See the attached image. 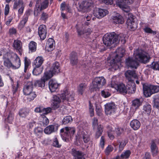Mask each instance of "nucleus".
I'll use <instances>...</instances> for the list:
<instances>
[{
  "label": "nucleus",
  "instance_id": "obj_1",
  "mask_svg": "<svg viewBox=\"0 0 159 159\" xmlns=\"http://www.w3.org/2000/svg\"><path fill=\"white\" fill-rule=\"evenodd\" d=\"M134 57L136 60L132 57H129L126 60V65L128 67L136 69L138 66L137 61L142 63H146L149 61L150 58L147 53L140 49H137L134 52Z\"/></svg>",
  "mask_w": 159,
  "mask_h": 159
},
{
  "label": "nucleus",
  "instance_id": "obj_2",
  "mask_svg": "<svg viewBox=\"0 0 159 159\" xmlns=\"http://www.w3.org/2000/svg\"><path fill=\"white\" fill-rule=\"evenodd\" d=\"M74 92L69 89H66L63 91L62 93L60 96L61 99L59 96L54 95L53 99L52 101L51 106L54 109L58 108L61 101L65 103H68L74 100Z\"/></svg>",
  "mask_w": 159,
  "mask_h": 159
},
{
  "label": "nucleus",
  "instance_id": "obj_3",
  "mask_svg": "<svg viewBox=\"0 0 159 159\" xmlns=\"http://www.w3.org/2000/svg\"><path fill=\"white\" fill-rule=\"evenodd\" d=\"M116 54L115 59H113L110 62L111 67L115 70L119 68L120 65L121 58L123 57L125 53V50L122 48H119L116 51Z\"/></svg>",
  "mask_w": 159,
  "mask_h": 159
},
{
  "label": "nucleus",
  "instance_id": "obj_4",
  "mask_svg": "<svg viewBox=\"0 0 159 159\" xmlns=\"http://www.w3.org/2000/svg\"><path fill=\"white\" fill-rule=\"evenodd\" d=\"M104 44L107 46H110L113 43L116 44L119 43L118 35L115 32L107 33L103 38Z\"/></svg>",
  "mask_w": 159,
  "mask_h": 159
},
{
  "label": "nucleus",
  "instance_id": "obj_5",
  "mask_svg": "<svg viewBox=\"0 0 159 159\" xmlns=\"http://www.w3.org/2000/svg\"><path fill=\"white\" fill-rule=\"evenodd\" d=\"M144 95L146 97H150L153 94L159 92V86L144 84L143 85Z\"/></svg>",
  "mask_w": 159,
  "mask_h": 159
},
{
  "label": "nucleus",
  "instance_id": "obj_6",
  "mask_svg": "<svg viewBox=\"0 0 159 159\" xmlns=\"http://www.w3.org/2000/svg\"><path fill=\"white\" fill-rule=\"evenodd\" d=\"M106 83V80L104 77L102 76L97 77L93 81L90 88L91 89L96 90L102 88Z\"/></svg>",
  "mask_w": 159,
  "mask_h": 159
},
{
  "label": "nucleus",
  "instance_id": "obj_7",
  "mask_svg": "<svg viewBox=\"0 0 159 159\" xmlns=\"http://www.w3.org/2000/svg\"><path fill=\"white\" fill-rule=\"evenodd\" d=\"M7 56L9 57L12 58V68L13 69H16L19 68L20 66V61L17 55L11 52V53H8Z\"/></svg>",
  "mask_w": 159,
  "mask_h": 159
},
{
  "label": "nucleus",
  "instance_id": "obj_8",
  "mask_svg": "<svg viewBox=\"0 0 159 159\" xmlns=\"http://www.w3.org/2000/svg\"><path fill=\"white\" fill-rule=\"evenodd\" d=\"M93 2L92 0H88L87 1H83L81 3H79L77 7L78 11L82 12H85L87 9L93 6Z\"/></svg>",
  "mask_w": 159,
  "mask_h": 159
},
{
  "label": "nucleus",
  "instance_id": "obj_9",
  "mask_svg": "<svg viewBox=\"0 0 159 159\" xmlns=\"http://www.w3.org/2000/svg\"><path fill=\"white\" fill-rule=\"evenodd\" d=\"M52 77V75L48 73H44L43 76L41 78L40 80H37L34 82V84L35 86H38L41 88L45 87V82Z\"/></svg>",
  "mask_w": 159,
  "mask_h": 159
},
{
  "label": "nucleus",
  "instance_id": "obj_10",
  "mask_svg": "<svg viewBox=\"0 0 159 159\" xmlns=\"http://www.w3.org/2000/svg\"><path fill=\"white\" fill-rule=\"evenodd\" d=\"M116 106L113 102L108 103L105 105V111L107 115H112L115 113Z\"/></svg>",
  "mask_w": 159,
  "mask_h": 159
},
{
  "label": "nucleus",
  "instance_id": "obj_11",
  "mask_svg": "<svg viewBox=\"0 0 159 159\" xmlns=\"http://www.w3.org/2000/svg\"><path fill=\"white\" fill-rule=\"evenodd\" d=\"M111 86L112 88H115L120 93L124 94L127 93L126 87L123 84H111Z\"/></svg>",
  "mask_w": 159,
  "mask_h": 159
},
{
  "label": "nucleus",
  "instance_id": "obj_12",
  "mask_svg": "<svg viewBox=\"0 0 159 159\" xmlns=\"http://www.w3.org/2000/svg\"><path fill=\"white\" fill-rule=\"evenodd\" d=\"M108 13V11L106 10L98 8L94 10L93 14L97 18L100 19L106 16Z\"/></svg>",
  "mask_w": 159,
  "mask_h": 159
},
{
  "label": "nucleus",
  "instance_id": "obj_13",
  "mask_svg": "<svg viewBox=\"0 0 159 159\" xmlns=\"http://www.w3.org/2000/svg\"><path fill=\"white\" fill-rule=\"evenodd\" d=\"M77 135H80L81 138H82L84 142L85 143H88L90 140L89 136L85 130L79 129Z\"/></svg>",
  "mask_w": 159,
  "mask_h": 159
},
{
  "label": "nucleus",
  "instance_id": "obj_14",
  "mask_svg": "<svg viewBox=\"0 0 159 159\" xmlns=\"http://www.w3.org/2000/svg\"><path fill=\"white\" fill-rule=\"evenodd\" d=\"M47 30L46 26L44 25H41L39 27L38 34L42 40H44L46 37Z\"/></svg>",
  "mask_w": 159,
  "mask_h": 159
},
{
  "label": "nucleus",
  "instance_id": "obj_15",
  "mask_svg": "<svg viewBox=\"0 0 159 159\" xmlns=\"http://www.w3.org/2000/svg\"><path fill=\"white\" fill-rule=\"evenodd\" d=\"M60 70L59 63L56 62L53 63L49 71L45 73H48L49 74L52 75V77L54 74L58 73L60 72Z\"/></svg>",
  "mask_w": 159,
  "mask_h": 159
},
{
  "label": "nucleus",
  "instance_id": "obj_16",
  "mask_svg": "<svg viewBox=\"0 0 159 159\" xmlns=\"http://www.w3.org/2000/svg\"><path fill=\"white\" fill-rule=\"evenodd\" d=\"M126 87L127 93H133L136 90V85L134 81L128 82Z\"/></svg>",
  "mask_w": 159,
  "mask_h": 159
},
{
  "label": "nucleus",
  "instance_id": "obj_17",
  "mask_svg": "<svg viewBox=\"0 0 159 159\" xmlns=\"http://www.w3.org/2000/svg\"><path fill=\"white\" fill-rule=\"evenodd\" d=\"M125 75L128 81H134L133 78H136L137 75L134 71L128 70L125 73Z\"/></svg>",
  "mask_w": 159,
  "mask_h": 159
},
{
  "label": "nucleus",
  "instance_id": "obj_18",
  "mask_svg": "<svg viewBox=\"0 0 159 159\" xmlns=\"http://www.w3.org/2000/svg\"><path fill=\"white\" fill-rule=\"evenodd\" d=\"M48 85L49 90L51 92H55L59 86L56 80H49Z\"/></svg>",
  "mask_w": 159,
  "mask_h": 159
},
{
  "label": "nucleus",
  "instance_id": "obj_19",
  "mask_svg": "<svg viewBox=\"0 0 159 159\" xmlns=\"http://www.w3.org/2000/svg\"><path fill=\"white\" fill-rule=\"evenodd\" d=\"M55 42L53 39L52 38H49L46 45L45 49L48 51H52L54 48Z\"/></svg>",
  "mask_w": 159,
  "mask_h": 159
},
{
  "label": "nucleus",
  "instance_id": "obj_20",
  "mask_svg": "<svg viewBox=\"0 0 159 159\" xmlns=\"http://www.w3.org/2000/svg\"><path fill=\"white\" fill-rule=\"evenodd\" d=\"M31 10H28L26 11L25 14L23 17L22 20L20 22L19 25V28L21 29L25 26L26 23L27 21L29 16L30 14V11Z\"/></svg>",
  "mask_w": 159,
  "mask_h": 159
},
{
  "label": "nucleus",
  "instance_id": "obj_21",
  "mask_svg": "<svg viewBox=\"0 0 159 159\" xmlns=\"http://www.w3.org/2000/svg\"><path fill=\"white\" fill-rule=\"evenodd\" d=\"M33 84L32 82H28L25 86L23 91L25 95L28 94L33 92Z\"/></svg>",
  "mask_w": 159,
  "mask_h": 159
},
{
  "label": "nucleus",
  "instance_id": "obj_22",
  "mask_svg": "<svg viewBox=\"0 0 159 159\" xmlns=\"http://www.w3.org/2000/svg\"><path fill=\"white\" fill-rule=\"evenodd\" d=\"M134 17H128L126 22V24L127 25L129 29H135L137 28V25L134 20Z\"/></svg>",
  "mask_w": 159,
  "mask_h": 159
},
{
  "label": "nucleus",
  "instance_id": "obj_23",
  "mask_svg": "<svg viewBox=\"0 0 159 159\" xmlns=\"http://www.w3.org/2000/svg\"><path fill=\"white\" fill-rule=\"evenodd\" d=\"M71 154L74 156V159H85L82 152L74 149H72Z\"/></svg>",
  "mask_w": 159,
  "mask_h": 159
},
{
  "label": "nucleus",
  "instance_id": "obj_24",
  "mask_svg": "<svg viewBox=\"0 0 159 159\" xmlns=\"http://www.w3.org/2000/svg\"><path fill=\"white\" fill-rule=\"evenodd\" d=\"M22 43L19 40H15L13 43V47L18 52L20 55L22 54Z\"/></svg>",
  "mask_w": 159,
  "mask_h": 159
},
{
  "label": "nucleus",
  "instance_id": "obj_25",
  "mask_svg": "<svg viewBox=\"0 0 159 159\" xmlns=\"http://www.w3.org/2000/svg\"><path fill=\"white\" fill-rule=\"evenodd\" d=\"M131 127L134 130L138 129L141 126L140 121L137 119H134L130 123Z\"/></svg>",
  "mask_w": 159,
  "mask_h": 159
},
{
  "label": "nucleus",
  "instance_id": "obj_26",
  "mask_svg": "<svg viewBox=\"0 0 159 159\" xmlns=\"http://www.w3.org/2000/svg\"><path fill=\"white\" fill-rule=\"evenodd\" d=\"M48 0H44V1L41 3V5H39V3H38L37 2L36 4V9L39 11H41L42 9H44L46 8L48 6Z\"/></svg>",
  "mask_w": 159,
  "mask_h": 159
},
{
  "label": "nucleus",
  "instance_id": "obj_27",
  "mask_svg": "<svg viewBox=\"0 0 159 159\" xmlns=\"http://www.w3.org/2000/svg\"><path fill=\"white\" fill-rule=\"evenodd\" d=\"M11 52H7L6 54H4L3 58L4 60V66L7 67L12 68V63L9 60V59H11L12 58L9 57L7 56L8 53H11Z\"/></svg>",
  "mask_w": 159,
  "mask_h": 159
},
{
  "label": "nucleus",
  "instance_id": "obj_28",
  "mask_svg": "<svg viewBox=\"0 0 159 159\" xmlns=\"http://www.w3.org/2000/svg\"><path fill=\"white\" fill-rule=\"evenodd\" d=\"M70 61L72 66L76 65L78 62L77 53L75 52H72L70 55Z\"/></svg>",
  "mask_w": 159,
  "mask_h": 159
},
{
  "label": "nucleus",
  "instance_id": "obj_29",
  "mask_svg": "<svg viewBox=\"0 0 159 159\" xmlns=\"http://www.w3.org/2000/svg\"><path fill=\"white\" fill-rule=\"evenodd\" d=\"M66 136L68 138H71L75 131V129L74 127H66Z\"/></svg>",
  "mask_w": 159,
  "mask_h": 159
},
{
  "label": "nucleus",
  "instance_id": "obj_30",
  "mask_svg": "<svg viewBox=\"0 0 159 159\" xmlns=\"http://www.w3.org/2000/svg\"><path fill=\"white\" fill-rule=\"evenodd\" d=\"M112 19L113 22L116 24H122L124 22L123 17L119 14H117L116 16H113Z\"/></svg>",
  "mask_w": 159,
  "mask_h": 159
},
{
  "label": "nucleus",
  "instance_id": "obj_31",
  "mask_svg": "<svg viewBox=\"0 0 159 159\" xmlns=\"http://www.w3.org/2000/svg\"><path fill=\"white\" fill-rule=\"evenodd\" d=\"M87 88L85 83L80 84L77 88V92L79 95H82Z\"/></svg>",
  "mask_w": 159,
  "mask_h": 159
},
{
  "label": "nucleus",
  "instance_id": "obj_32",
  "mask_svg": "<svg viewBox=\"0 0 159 159\" xmlns=\"http://www.w3.org/2000/svg\"><path fill=\"white\" fill-rule=\"evenodd\" d=\"M141 105L142 102L139 99H136L133 101L132 107L136 110L138 109Z\"/></svg>",
  "mask_w": 159,
  "mask_h": 159
},
{
  "label": "nucleus",
  "instance_id": "obj_33",
  "mask_svg": "<svg viewBox=\"0 0 159 159\" xmlns=\"http://www.w3.org/2000/svg\"><path fill=\"white\" fill-rule=\"evenodd\" d=\"M102 126L100 124L95 129L96 131V137L98 138L102 134L103 132Z\"/></svg>",
  "mask_w": 159,
  "mask_h": 159
},
{
  "label": "nucleus",
  "instance_id": "obj_34",
  "mask_svg": "<svg viewBox=\"0 0 159 159\" xmlns=\"http://www.w3.org/2000/svg\"><path fill=\"white\" fill-rule=\"evenodd\" d=\"M77 29L78 34L80 35H89L92 32L91 29L89 28L86 29L84 31H80L78 28Z\"/></svg>",
  "mask_w": 159,
  "mask_h": 159
},
{
  "label": "nucleus",
  "instance_id": "obj_35",
  "mask_svg": "<svg viewBox=\"0 0 159 159\" xmlns=\"http://www.w3.org/2000/svg\"><path fill=\"white\" fill-rule=\"evenodd\" d=\"M54 126L51 125L47 127L44 129V133L47 134H50L54 131Z\"/></svg>",
  "mask_w": 159,
  "mask_h": 159
},
{
  "label": "nucleus",
  "instance_id": "obj_36",
  "mask_svg": "<svg viewBox=\"0 0 159 159\" xmlns=\"http://www.w3.org/2000/svg\"><path fill=\"white\" fill-rule=\"evenodd\" d=\"M43 60L42 57H38L34 60V63L35 66L40 67L43 63Z\"/></svg>",
  "mask_w": 159,
  "mask_h": 159
},
{
  "label": "nucleus",
  "instance_id": "obj_37",
  "mask_svg": "<svg viewBox=\"0 0 159 159\" xmlns=\"http://www.w3.org/2000/svg\"><path fill=\"white\" fill-rule=\"evenodd\" d=\"M117 35L118 36L119 41L120 40L123 44L125 43L128 39V36L126 34H120L119 35Z\"/></svg>",
  "mask_w": 159,
  "mask_h": 159
},
{
  "label": "nucleus",
  "instance_id": "obj_38",
  "mask_svg": "<svg viewBox=\"0 0 159 159\" xmlns=\"http://www.w3.org/2000/svg\"><path fill=\"white\" fill-rule=\"evenodd\" d=\"M37 43L31 41L29 44V49L31 52H34L36 50Z\"/></svg>",
  "mask_w": 159,
  "mask_h": 159
},
{
  "label": "nucleus",
  "instance_id": "obj_39",
  "mask_svg": "<svg viewBox=\"0 0 159 159\" xmlns=\"http://www.w3.org/2000/svg\"><path fill=\"white\" fill-rule=\"evenodd\" d=\"M52 145L57 148H60L61 146V145L59 143L57 138L56 136L54 137V138L52 139Z\"/></svg>",
  "mask_w": 159,
  "mask_h": 159
},
{
  "label": "nucleus",
  "instance_id": "obj_40",
  "mask_svg": "<svg viewBox=\"0 0 159 159\" xmlns=\"http://www.w3.org/2000/svg\"><path fill=\"white\" fill-rule=\"evenodd\" d=\"M151 106L148 104L146 103L143 106V112L148 114H149L151 111Z\"/></svg>",
  "mask_w": 159,
  "mask_h": 159
},
{
  "label": "nucleus",
  "instance_id": "obj_41",
  "mask_svg": "<svg viewBox=\"0 0 159 159\" xmlns=\"http://www.w3.org/2000/svg\"><path fill=\"white\" fill-rule=\"evenodd\" d=\"M29 109L24 108L20 111L19 115L22 117H25L29 114Z\"/></svg>",
  "mask_w": 159,
  "mask_h": 159
},
{
  "label": "nucleus",
  "instance_id": "obj_42",
  "mask_svg": "<svg viewBox=\"0 0 159 159\" xmlns=\"http://www.w3.org/2000/svg\"><path fill=\"white\" fill-rule=\"evenodd\" d=\"M27 96V98L28 101H31L33 100L36 97V95L34 92L33 91L28 94H26Z\"/></svg>",
  "mask_w": 159,
  "mask_h": 159
},
{
  "label": "nucleus",
  "instance_id": "obj_43",
  "mask_svg": "<svg viewBox=\"0 0 159 159\" xmlns=\"http://www.w3.org/2000/svg\"><path fill=\"white\" fill-rule=\"evenodd\" d=\"M24 5L22 1L21 0H16L14 3L13 8L17 9L18 8Z\"/></svg>",
  "mask_w": 159,
  "mask_h": 159
},
{
  "label": "nucleus",
  "instance_id": "obj_44",
  "mask_svg": "<svg viewBox=\"0 0 159 159\" xmlns=\"http://www.w3.org/2000/svg\"><path fill=\"white\" fill-rule=\"evenodd\" d=\"M39 67L35 66L33 71V73L34 75H39L42 72V70Z\"/></svg>",
  "mask_w": 159,
  "mask_h": 159
},
{
  "label": "nucleus",
  "instance_id": "obj_45",
  "mask_svg": "<svg viewBox=\"0 0 159 159\" xmlns=\"http://www.w3.org/2000/svg\"><path fill=\"white\" fill-rule=\"evenodd\" d=\"M131 153L130 151L127 150L123 152L121 154V157L123 159L128 158Z\"/></svg>",
  "mask_w": 159,
  "mask_h": 159
},
{
  "label": "nucleus",
  "instance_id": "obj_46",
  "mask_svg": "<svg viewBox=\"0 0 159 159\" xmlns=\"http://www.w3.org/2000/svg\"><path fill=\"white\" fill-rule=\"evenodd\" d=\"M41 122H42L41 125L44 126H46L49 122V120L45 116H42L41 118Z\"/></svg>",
  "mask_w": 159,
  "mask_h": 159
},
{
  "label": "nucleus",
  "instance_id": "obj_47",
  "mask_svg": "<svg viewBox=\"0 0 159 159\" xmlns=\"http://www.w3.org/2000/svg\"><path fill=\"white\" fill-rule=\"evenodd\" d=\"M72 119L70 116H67L64 118L62 120L63 124H66L72 121Z\"/></svg>",
  "mask_w": 159,
  "mask_h": 159
},
{
  "label": "nucleus",
  "instance_id": "obj_48",
  "mask_svg": "<svg viewBox=\"0 0 159 159\" xmlns=\"http://www.w3.org/2000/svg\"><path fill=\"white\" fill-rule=\"evenodd\" d=\"M151 67L154 70L159 71V61L153 62L151 64Z\"/></svg>",
  "mask_w": 159,
  "mask_h": 159
},
{
  "label": "nucleus",
  "instance_id": "obj_49",
  "mask_svg": "<svg viewBox=\"0 0 159 159\" xmlns=\"http://www.w3.org/2000/svg\"><path fill=\"white\" fill-rule=\"evenodd\" d=\"M119 150L120 152H121L123 149L124 147L126 144V142L125 140H122L121 141H119Z\"/></svg>",
  "mask_w": 159,
  "mask_h": 159
},
{
  "label": "nucleus",
  "instance_id": "obj_50",
  "mask_svg": "<svg viewBox=\"0 0 159 159\" xmlns=\"http://www.w3.org/2000/svg\"><path fill=\"white\" fill-rule=\"evenodd\" d=\"M92 126L93 129H95L99 125L98 124V119L94 118L92 120Z\"/></svg>",
  "mask_w": 159,
  "mask_h": 159
},
{
  "label": "nucleus",
  "instance_id": "obj_51",
  "mask_svg": "<svg viewBox=\"0 0 159 159\" xmlns=\"http://www.w3.org/2000/svg\"><path fill=\"white\" fill-rule=\"evenodd\" d=\"M114 133L116 134L117 137H118L123 133V129L120 128H117L115 129V131H114Z\"/></svg>",
  "mask_w": 159,
  "mask_h": 159
},
{
  "label": "nucleus",
  "instance_id": "obj_52",
  "mask_svg": "<svg viewBox=\"0 0 159 159\" xmlns=\"http://www.w3.org/2000/svg\"><path fill=\"white\" fill-rule=\"evenodd\" d=\"M109 138L113 140L114 138V136L113 135L115 133H114V131H112V129L111 128L109 129L107 132Z\"/></svg>",
  "mask_w": 159,
  "mask_h": 159
},
{
  "label": "nucleus",
  "instance_id": "obj_53",
  "mask_svg": "<svg viewBox=\"0 0 159 159\" xmlns=\"http://www.w3.org/2000/svg\"><path fill=\"white\" fill-rule=\"evenodd\" d=\"M43 130L40 127L36 128L34 129V133L38 135L41 134L43 133Z\"/></svg>",
  "mask_w": 159,
  "mask_h": 159
},
{
  "label": "nucleus",
  "instance_id": "obj_54",
  "mask_svg": "<svg viewBox=\"0 0 159 159\" xmlns=\"http://www.w3.org/2000/svg\"><path fill=\"white\" fill-rule=\"evenodd\" d=\"M147 33L152 34L153 35L156 34V31H152L150 28L148 27H145L143 29Z\"/></svg>",
  "mask_w": 159,
  "mask_h": 159
},
{
  "label": "nucleus",
  "instance_id": "obj_55",
  "mask_svg": "<svg viewBox=\"0 0 159 159\" xmlns=\"http://www.w3.org/2000/svg\"><path fill=\"white\" fill-rule=\"evenodd\" d=\"M113 148L111 146H108L106 148L105 151V153L106 155H108L112 151Z\"/></svg>",
  "mask_w": 159,
  "mask_h": 159
},
{
  "label": "nucleus",
  "instance_id": "obj_56",
  "mask_svg": "<svg viewBox=\"0 0 159 159\" xmlns=\"http://www.w3.org/2000/svg\"><path fill=\"white\" fill-rule=\"evenodd\" d=\"M102 95L104 97L106 98L110 95L109 93L107 90H103L102 91Z\"/></svg>",
  "mask_w": 159,
  "mask_h": 159
},
{
  "label": "nucleus",
  "instance_id": "obj_57",
  "mask_svg": "<svg viewBox=\"0 0 159 159\" xmlns=\"http://www.w3.org/2000/svg\"><path fill=\"white\" fill-rule=\"evenodd\" d=\"M52 109L50 107H48L46 108H43L42 113L44 114H47L50 112Z\"/></svg>",
  "mask_w": 159,
  "mask_h": 159
},
{
  "label": "nucleus",
  "instance_id": "obj_58",
  "mask_svg": "<svg viewBox=\"0 0 159 159\" xmlns=\"http://www.w3.org/2000/svg\"><path fill=\"white\" fill-rule=\"evenodd\" d=\"M13 119V116L12 113H10L9 115L7 117V120L8 122L10 123H11Z\"/></svg>",
  "mask_w": 159,
  "mask_h": 159
},
{
  "label": "nucleus",
  "instance_id": "obj_59",
  "mask_svg": "<svg viewBox=\"0 0 159 159\" xmlns=\"http://www.w3.org/2000/svg\"><path fill=\"white\" fill-rule=\"evenodd\" d=\"M105 143V138L104 136H102L101 137L100 142V146L102 148H104Z\"/></svg>",
  "mask_w": 159,
  "mask_h": 159
},
{
  "label": "nucleus",
  "instance_id": "obj_60",
  "mask_svg": "<svg viewBox=\"0 0 159 159\" xmlns=\"http://www.w3.org/2000/svg\"><path fill=\"white\" fill-rule=\"evenodd\" d=\"M16 32V29L14 28H12L9 29V33L11 35L15 34Z\"/></svg>",
  "mask_w": 159,
  "mask_h": 159
},
{
  "label": "nucleus",
  "instance_id": "obj_61",
  "mask_svg": "<svg viewBox=\"0 0 159 159\" xmlns=\"http://www.w3.org/2000/svg\"><path fill=\"white\" fill-rule=\"evenodd\" d=\"M9 11V7L8 4L6 5L5 8L4 14L5 16H7L8 14Z\"/></svg>",
  "mask_w": 159,
  "mask_h": 159
},
{
  "label": "nucleus",
  "instance_id": "obj_62",
  "mask_svg": "<svg viewBox=\"0 0 159 159\" xmlns=\"http://www.w3.org/2000/svg\"><path fill=\"white\" fill-rule=\"evenodd\" d=\"M48 15L46 13L43 12L42 14L41 18L42 20H45L48 19Z\"/></svg>",
  "mask_w": 159,
  "mask_h": 159
},
{
  "label": "nucleus",
  "instance_id": "obj_63",
  "mask_svg": "<svg viewBox=\"0 0 159 159\" xmlns=\"http://www.w3.org/2000/svg\"><path fill=\"white\" fill-rule=\"evenodd\" d=\"M102 2L106 4H113L112 0H102Z\"/></svg>",
  "mask_w": 159,
  "mask_h": 159
},
{
  "label": "nucleus",
  "instance_id": "obj_64",
  "mask_svg": "<svg viewBox=\"0 0 159 159\" xmlns=\"http://www.w3.org/2000/svg\"><path fill=\"white\" fill-rule=\"evenodd\" d=\"M154 101L155 105L159 109V98H154Z\"/></svg>",
  "mask_w": 159,
  "mask_h": 159
}]
</instances>
